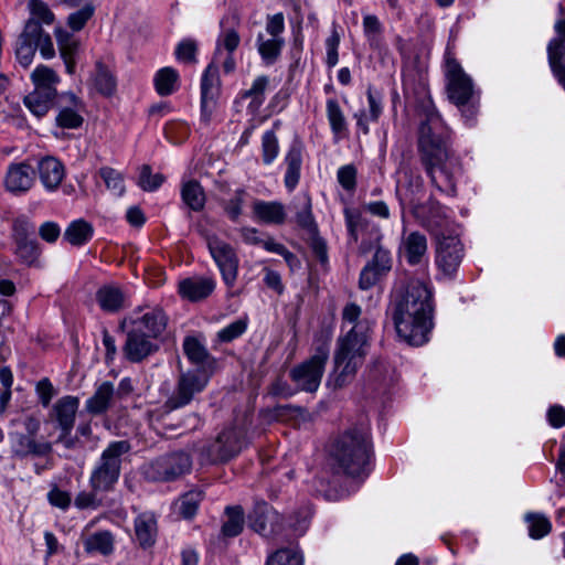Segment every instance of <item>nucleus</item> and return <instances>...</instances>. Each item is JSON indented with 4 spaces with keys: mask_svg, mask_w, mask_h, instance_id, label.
Returning <instances> with one entry per match:
<instances>
[{
    "mask_svg": "<svg viewBox=\"0 0 565 565\" xmlns=\"http://www.w3.org/2000/svg\"><path fill=\"white\" fill-rule=\"evenodd\" d=\"M418 149L431 184L441 193L456 195L461 166L448 150L445 125L433 105L426 107L425 119L419 126Z\"/></svg>",
    "mask_w": 565,
    "mask_h": 565,
    "instance_id": "1",
    "label": "nucleus"
},
{
    "mask_svg": "<svg viewBox=\"0 0 565 565\" xmlns=\"http://www.w3.org/2000/svg\"><path fill=\"white\" fill-rule=\"evenodd\" d=\"M391 316L397 335L415 347L425 344L433 329V294L422 280L411 279L394 289Z\"/></svg>",
    "mask_w": 565,
    "mask_h": 565,
    "instance_id": "2",
    "label": "nucleus"
},
{
    "mask_svg": "<svg viewBox=\"0 0 565 565\" xmlns=\"http://www.w3.org/2000/svg\"><path fill=\"white\" fill-rule=\"evenodd\" d=\"M399 173L396 196L402 209L408 206L417 222L428 231L434 232L436 237H438V234H445V230H450L451 222L444 206L433 200L426 203L418 202L424 192L423 179L406 168L402 169Z\"/></svg>",
    "mask_w": 565,
    "mask_h": 565,
    "instance_id": "3",
    "label": "nucleus"
},
{
    "mask_svg": "<svg viewBox=\"0 0 565 565\" xmlns=\"http://www.w3.org/2000/svg\"><path fill=\"white\" fill-rule=\"evenodd\" d=\"M331 456L348 476L365 478L371 456L369 428L362 425L345 431L333 445Z\"/></svg>",
    "mask_w": 565,
    "mask_h": 565,
    "instance_id": "4",
    "label": "nucleus"
},
{
    "mask_svg": "<svg viewBox=\"0 0 565 565\" xmlns=\"http://www.w3.org/2000/svg\"><path fill=\"white\" fill-rule=\"evenodd\" d=\"M369 348L370 338L345 334L339 337L328 384L333 388H340L351 383L358 370L363 365Z\"/></svg>",
    "mask_w": 565,
    "mask_h": 565,
    "instance_id": "5",
    "label": "nucleus"
},
{
    "mask_svg": "<svg viewBox=\"0 0 565 565\" xmlns=\"http://www.w3.org/2000/svg\"><path fill=\"white\" fill-rule=\"evenodd\" d=\"M445 77L448 98L461 109L467 122L471 124L477 115L478 92L470 76L452 56L449 46L445 54Z\"/></svg>",
    "mask_w": 565,
    "mask_h": 565,
    "instance_id": "6",
    "label": "nucleus"
},
{
    "mask_svg": "<svg viewBox=\"0 0 565 565\" xmlns=\"http://www.w3.org/2000/svg\"><path fill=\"white\" fill-rule=\"evenodd\" d=\"M130 450L131 446L127 440L109 443L92 469L90 488L95 491H113L120 477L122 458Z\"/></svg>",
    "mask_w": 565,
    "mask_h": 565,
    "instance_id": "7",
    "label": "nucleus"
},
{
    "mask_svg": "<svg viewBox=\"0 0 565 565\" xmlns=\"http://www.w3.org/2000/svg\"><path fill=\"white\" fill-rule=\"evenodd\" d=\"M329 359V347L321 343L316 348L313 355L290 371V377L301 391L313 393L321 383L324 366Z\"/></svg>",
    "mask_w": 565,
    "mask_h": 565,
    "instance_id": "8",
    "label": "nucleus"
},
{
    "mask_svg": "<svg viewBox=\"0 0 565 565\" xmlns=\"http://www.w3.org/2000/svg\"><path fill=\"white\" fill-rule=\"evenodd\" d=\"M191 467V456L180 450L153 459L145 466L143 473L152 481H170L189 472Z\"/></svg>",
    "mask_w": 565,
    "mask_h": 565,
    "instance_id": "9",
    "label": "nucleus"
},
{
    "mask_svg": "<svg viewBox=\"0 0 565 565\" xmlns=\"http://www.w3.org/2000/svg\"><path fill=\"white\" fill-rule=\"evenodd\" d=\"M207 382L209 377L204 371L190 370L182 372L173 393L164 403V408L171 412L190 404L194 396L205 388Z\"/></svg>",
    "mask_w": 565,
    "mask_h": 565,
    "instance_id": "10",
    "label": "nucleus"
},
{
    "mask_svg": "<svg viewBox=\"0 0 565 565\" xmlns=\"http://www.w3.org/2000/svg\"><path fill=\"white\" fill-rule=\"evenodd\" d=\"M34 230V224L25 216L17 217L12 225L14 255L20 263L28 266L38 265L41 254L38 242L31 237Z\"/></svg>",
    "mask_w": 565,
    "mask_h": 565,
    "instance_id": "11",
    "label": "nucleus"
},
{
    "mask_svg": "<svg viewBox=\"0 0 565 565\" xmlns=\"http://www.w3.org/2000/svg\"><path fill=\"white\" fill-rule=\"evenodd\" d=\"M206 243L210 254L221 271L224 284L228 288L234 287L238 275V257L234 248L216 236L207 237Z\"/></svg>",
    "mask_w": 565,
    "mask_h": 565,
    "instance_id": "12",
    "label": "nucleus"
},
{
    "mask_svg": "<svg viewBox=\"0 0 565 565\" xmlns=\"http://www.w3.org/2000/svg\"><path fill=\"white\" fill-rule=\"evenodd\" d=\"M244 443L242 434L235 428L223 430L203 451L207 462H225L241 452Z\"/></svg>",
    "mask_w": 565,
    "mask_h": 565,
    "instance_id": "13",
    "label": "nucleus"
},
{
    "mask_svg": "<svg viewBox=\"0 0 565 565\" xmlns=\"http://www.w3.org/2000/svg\"><path fill=\"white\" fill-rule=\"evenodd\" d=\"M436 264L446 276H452L463 257V247L457 235L438 234Z\"/></svg>",
    "mask_w": 565,
    "mask_h": 565,
    "instance_id": "14",
    "label": "nucleus"
},
{
    "mask_svg": "<svg viewBox=\"0 0 565 565\" xmlns=\"http://www.w3.org/2000/svg\"><path fill=\"white\" fill-rule=\"evenodd\" d=\"M56 108L55 122L58 127L63 129H77L83 125L85 105L74 93H61L56 100Z\"/></svg>",
    "mask_w": 565,
    "mask_h": 565,
    "instance_id": "15",
    "label": "nucleus"
},
{
    "mask_svg": "<svg viewBox=\"0 0 565 565\" xmlns=\"http://www.w3.org/2000/svg\"><path fill=\"white\" fill-rule=\"evenodd\" d=\"M126 323L156 340L166 329L167 317L161 309L148 308L145 311H134L124 320V324Z\"/></svg>",
    "mask_w": 565,
    "mask_h": 565,
    "instance_id": "16",
    "label": "nucleus"
},
{
    "mask_svg": "<svg viewBox=\"0 0 565 565\" xmlns=\"http://www.w3.org/2000/svg\"><path fill=\"white\" fill-rule=\"evenodd\" d=\"M218 86V70L214 64H210L203 72L201 78V119L205 124L210 122L216 108Z\"/></svg>",
    "mask_w": 565,
    "mask_h": 565,
    "instance_id": "17",
    "label": "nucleus"
},
{
    "mask_svg": "<svg viewBox=\"0 0 565 565\" xmlns=\"http://www.w3.org/2000/svg\"><path fill=\"white\" fill-rule=\"evenodd\" d=\"M158 349L159 345L154 339L140 332L139 329L129 328L122 347L124 355L128 361L139 363L157 352Z\"/></svg>",
    "mask_w": 565,
    "mask_h": 565,
    "instance_id": "18",
    "label": "nucleus"
},
{
    "mask_svg": "<svg viewBox=\"0 0 565 565\" xmlns=\"http://www.w3.org/2000/svg\"><path fill=\"white\" fill-rule=\"evenodd\" d=\"M78 406V397L71 395L63 396L52 406L49 418L51 422L56 424V427L60 430H72L75 424Z\"/></svg>",
    "mask_w": 565,
    "mask_h": 565,
    "instance_id": "19",
    "label": "nucleus"
},
{
    "mask_svg": "<svg viewBox=\"0 0 565 565\" xmlns=\"http://www.w3.org/2000/svg\"><path fill=\"white\" fill-rule=\"evenodd\" d=\"M34 183V169L26 162L9 166L4 184L8 191L20 194L29 191Z\"/></svg>",
    "mask_w": 565,
    "mask_h": 565,
    "instance_id": "20",
    "label": "nucleus"
},
{
    "mask_svg": "<svg viewBox=\"0 0 565 565\" xmlns=\"http://www.w3.org/2000/svg\"><path fill=\"white\" fill-rule=\"evenodd\" d=\"M216 282L212 277H189L180 280L179 295L189 301L195 302L209 297L215 289Z\"/></svg>",
    "mask_w": 565,
    "mask_h": 565,
    "instance_id": "21",
    "label": "nucleus"
},
{
    "mask_svg": "<svg viewBox=\"0 0 565 565\" xmlns=\"http://www.w3.org/2000/svg\"><path fill=\"white\" fill-rule=\"evenodd\" d=\"M36 168L40 181L47 191H55L65 177L63 163L51 156L40 159Z\"/></svg>",
    "mask_w": 565,
    "mask_h": 565,
    "instance_id": "22",
    "label": "nucleus"
},
{
    "mask_svg": "<svg viewBox=\"0 0 565 565\" xmlns=\"http://www.w3.org/2000/svg\"><path fill=\"white\" fill-rule=\"evenodd\" d=\"M30 78L33 84V90L51 96L56 100L58 99L57 85L61 78L53 68L46 65H39L32 71Z\"/></svg>",
    "mask_w": 565,
    "mask_h": 565,
    "instance_id": "23",
    "label": "nucleus"
},
{
    "mask_svg": "<svg viewBox=\"0 0 565 565\" xmlns=\"http://www.w3.org/2000/svg\"><path fill=\"white\" fill-rule=\"evenodd\" d=\"M342 322L351 324L345 335L371 338L372 322L362 317V309L354 302L347 303L342 310Z\"/></svg>",
    "mask_w": 565,
    "mask_h": 565,
    "instance_id": "24",
    "label": "nucleus"
},
{
    "mask_svg": "<svg viewBox=\"0 0 565 565\" xmlns=\"http://www.w3.org/2000/svg\"><path fill=\"white\" fill-rule=\"evenodd\" d=\"M254 217L265 224H284L287 217L285 205L278 201L256 200L253 203Z\"/></svg>",
    "mask_w": 565,
    "mask_h": 565,
    "instance_id": "25",
    "label": "nucleus"
},
{
    "mask_svg": "<svg viewBox=\"0 0 565 565\" xmlns=\"http://www.w3.org/2000/svg\"><path fill=\"white\" fill-rule=\"evenodd\" d=\"M369 110H360L354 115L358 128L364 134L370 132L369 122L377 121L383 110V96L373 87H367L366 90Z\"/></svg>",
    "mask_w": 565,
    "mask_h": 565,
    "instance_id": "26",
    "label": "nucleus"
},
{
    "mask_svg": "<svg viewBox=\"0 0 565 565\" xmlns=\"http://www.w3.org/2000/svg\"><path fill=\"white\" fill-rule=\"evenodd\" d=\"M115 386L111 382L105 381L100 383L92 397L85 403V408L93 415L105 413L115 402Z\"/></svg>",
    "mask_w": 565,
    "mask_h": 565,
    "instance_id": "27",
    "label": "nucleus"
},
{
    "mask_svg": "<svg viewBox=\"0 0 565 565\" xmlns=\"http://www.w3.org/2000/svg\"><path fill=\"white\" fill-rule=\"evenodd\" d=\"M402 247L407 262L417 265L427 253V238L418 231L411 232L404 236Z\"/></svg>",
    "mask_w": 565,
    "mask_h": 565,
    "instance_id": "28",
    "label": "nucleus"
},
{
    "mask_svg": "<svg viewBox=\"0 0 565 565\" xmlns=\"http://www.w3.org/2000/svg\"><path fill=\"white\" fill-rule=\"evenodd\" d=\"M547 51L552 71L565 89V38L553 39Z\"/></svg>",
    "mask_w": 565,
    "mask_h": 565,
    "instance_id": "29",
    "label": "nucleus"
},
{
    "mask_svg": "<svg viewBox=\"0 0 565 565\" xmlns=\"http://www.w3.org/2000/svg\"><path fill=\"white\" fill-rule=\"evenodd\" d=\"M125 294L114 285L100 287L96 292V300L99 307L107 312H116L125 305Z\"/></svg>",
    "mask_w": 565,
    "mask_h": 565,
    "instance_id": "30",
    "label": "nucleus"
},
{
    "mask_svg": "<svg viewBox=\"0 0 565 565\" xmlns=\"http://www.w3.org/2000/svg\"><path fill=\"white\" fill-rule=\"evenodd\" d=\"M285 162L287 170L285 173V185L289 191H292L300 179V170L302 163L301 148L299 145H291L286 157Z\"/></svg>",
    "mask_w": 565,
    "mask_h": 565,
    "instance_id": "31",
    "label": "nucleus"
},
{
    "mask_svg": "<svg viewBox=\"0 0 565 565\" xmlns=\"http://www.w3.org/2000/svg\"><path fill=\"white\" fill-rule=\"evenodd\" d=\"M181 199L183 203L194 212L202 211L206 202L205 192L200 182L196 180H188L182 182Z\"/></svg>",
    "mask_w": 565,
    "mask_h": 565,
    "instance_id": "32",
    "label": "nucleus"
},
{
    "mask_svg": "<svg viewBox=\"0 0 565 565\" xmlns=\"http://www.w3.org/2000/svg\"><path fill=\"white\" fill-rule=\"evenodd\" d=\"M83 545L88 554L109 555L114 551V537L108 531H99L86 536Z\"/></svg>",
    "mask_w": 565,
    "mask_h": 565,
    "instance_id": "33",
    "label": "nucleus"
},
{
    "mask_svg": "<svg viewBox=\"0 0 565 565\" xmlns=\"http://www.w3.org/2000/svg\"><path fill=\"white\" fill-rule=\"evenodd\" d=\"M296 222L306 230L309 234H316L318 231L317 223L312 214L311 199L308 194H302L297 198L296 204Z\"/></svg>",
    "mask_w": 565,
    "mask_h": 565,
    "instance_id": "34",
    "label": "nucleus"
},
{
    "mask_svg": "<svg viewBox=\"0 0 565 565\" xmlns=\"http://www.w3.org/2000/svg\"><path fill=\"white\" fill-rule=\"evenodd\" d=\"M179 73L173 67L160 68L153 78L154 87L160 96H169L179 88Z\"/></svg>",
    "mask_w": 565,
    "mask_h": 565,
    "instance_id": "35",
    "label": "nucleus"
},
{
    "mask_svg": "<svg viewBox=\"0 0 565 565\" xmlns=\"http://www.w3.org/2000/svg\"><path fill=\"white\" fill-rule=\"evenodd\" d=\"M32 435H17L14 439V451L20 456L36 455L42 456L51 451L50 443H36Z\"/></svg>",
    "mask_w": 565,
    "mask_h": 565,
    "instance_id": "36",
    "label": "nucleus"
},
{
    "mask_svg": "<svg viewBox=\"0 0 565 565\" xmlns=\"http://www.w3.org/2000/svg\"><path fill=\"white\" fill-rule=\"evenodd\" d=\"M30 11L31 18L28 21L24 32L22 35H36L34 32L30 31L31 28L36 26L38 24H46L51 25L54 22V14L47 8L45 3L39 0H32L30 2Z\"/></svg>",
    "mask_w": 565,
    "mask_h": 565,
    "instance_id": "37",
    "label": "nucleus"
},
{
    "mask_svg": "<svg viewBox=\"0 0 565 565\" xmlns=\"http://www.w3.org/2000/svg\"><path fill=\"white\" fill-rule=\"evenodd\" d=\"M279 515L273 511L267 503L262 502L256 505L253 514L249 516L250 526L262 535H268L271 531H267V523L273 524L278 520Z\"/></svg>",
    "mask_w": 565,
    "mask_h": 565,
    "instance_id": "38",
    "label": "nucleus"
},
{
    "mask_svg": "<svg viewBox=\"0 0 565 565\" xmlns=\"http://www.w3.org/2000/svg\"><path fill=\"white\" fill-rule=\"evenodd\" d=\"M55 98L32 90L23 98V104L28 110L36 118L44 117L52 108Z\"/></svg>",
    "mask_w": 565,
    "mask_h": 565,
    "instance_id": "39",
    "label": "nucleus"
},
{
    "mask_svg": "<svg viewBox=\"0 0 565 565\" xmlns=\"http://www.w3.org/2000/svg\"><path fill=\"white\" fill-rule=\"evenodd\" d=\"M326 114L333 135L342 137L348 130L345 116L340 104L334 98H329L326 103Z\"/></svg>",
    "mask_w": 565,
    "mask_h": 565,
    "instance_id": "40",
    "label": "nucleus"
},
{
    "mask_svg": "<svg viewBox=\"0 0 565 565\" xmlns=\"http://www.w3.org/2000/svg\"><path fill=\"white\" fill-rule=\"evenodd\" d=\"M93 236V227L84 220L73 221L64 232V238L72 245L79 246Z\"/></svg>",
    "mask_w": 565,
    "mask_h": 565,
    "instance_id": "41",
    "label": "nucleus"
},
{
    "mask_svg": "<svg viewBox=\"0 0 565 565\" xmlns=\"http://www.w3.org/2000/svg\"><path fill=\"white\" fill-rule=\"evenodd\" d=\"M93 85L98 93L105 96H110L116 90V78L102 62L96 63V71L93 76Z\"/></svg>",
    "mask_w": 565,
    "mask_h": 565,
    "instance_id": "42",
    "label": "nucleus"
},
{
    "mask_svg": "<svg viewBox=\"0 0 565 565\" xmlns=\"http://www.w3.org/2000/svg\"><path fill=\"white\" fill-rule=\"evenodd\" d=\"M269 85V77L266 75L257 76L252 86L243 93L244 98H250L248 108L255 113L265 102V93Z\"/></svg>",
    "mask_w": 565,
    "mask_h": 565,
    "instance_id": "43",
    "label": "nucleus"
},
{
    "mask_svg": "<svg viewBox=\"0 0 565 565\" xmlns=\"http://www.w3.org/2000/svg\"><path fill=\"white\" fill-rule=\"evenodd\" d=\"M135 531L140 545L149 546L154 542L156 520L148 514H141L135 520Z\"/></svg>",
    "mask_w": 565,
    "mask_h": 565,
    "instance_id": "44",
    "label": "nucleus"
},
{
    "mask_svg": "<svg viewBox=\"0 0 565 565\" xmlns=\"http://www.w3.org/2000/svg\"><path fill=\"white\" fill-rule=\"evenodd\" d=\"M57 46L60 55L65 63L67 73L73 74L75 68V57L79 52V41L77 38H57Z\"/></svg>",
    "mask_w": 565,
    "mask_h": 565,
    "instance_id": "45",
    "label": "nucleus"
},
{
    "mask_svg": "<svg viewBox=\"0 0 565 565\" xmlns=\"http://www.w3.org/2000/svg\"><path fill=\"white\" fill-rule=\"evenodd\" d=\"M183 351L189 361L196 365H204L211 358L204 344L194 337L184 339Z\"/></svg>",
    "mask_w": 565,
    "mask_h": 565,
    "instance_id": "46",
    "label": "nucleus"
},
{
    "mask_svg": "<svg viewBox=\"0 0 565 565\" xmlns=\"http://www.w3.org/2000/svg\"><path fill=\"white\" fill-rule=\"evenodd\" d=\"M227 520L222 525V533L224 536L233 537L238 535L244 525V513L241 507L226 508Z\"/></svg>",
    "mask_w": 565,
    "mask_h": 565,
    "instance_id": "47",
    "label": "nucleus"
},
{
    "mask_svg": "<svg viewBox=\"0 0 565 565\" xmlns=\"http://www.w3.org/2000/svg\"><path fill=\"white\" fill-rule=\"evenodd\" d=\"M344 217L350 237L358 242L360 233L369 226L370 221L355 209H345Z\"/></svg>",
    "mask_w": 565,
    "mask_h": 565,
    "instance_id": "48",
    "label": "nucleus"
},
{
    "mask_svg": "<svg viewBox=\"0 0 565 565\" xmlns=\"http://www.w3.org/2000/svg\"><path fill=\"white\" fill-rule=\"evenodd\" d=\"M284 42L280 38H259L258 52L263 61L269 65L273 64L281 52Z\"/></svg>",
    "mask_w": 565,
    "mask_h": 565,
    "instance_id": "49",
    "label": "nucleus"
},
{
    "mask_svg": "<svg viewBox=\"0 0 565 565\" xmlns=\"http://www.w3.org/2000/svg\"><path fill=\"white\" fill-rule=\"evenodd\" d=\"M201 501V491L192 490L186 492L177 502L179 513L185 519H191L195 515Z\"/></svg>",
    "mask_w": 565,
    "mask_h": 565,
    "instance_id": "50",
    "label": "nucleus"
},
{
    "mask_svg": "<svg viewBox=\"0 0 565 565\" xmlns=\"http://www.w3.org/2000/svg\"><path fill=\"white\" fill-rule=\"evenodd\" d=\"M529 527V534L532 539L539 540L547 535L552 529L550 520L537 513H531L525 516Z\"/></svg>",
    "mask_w": 565,
    "mask_h": 565,
    "instance_id": "51",
    "label": "nucleus"
},
{
    "mask_svg": "<svg viewBox=\"0 0 565 565\" xmlns=\"http://www.w3.org/2000/svg\"><path fill=\"white\" fill-rule=\"evenodd\" d=\"M279 153V142L274 130H267L262 137V159L264 164H271Z\"/></svg>",
    "mask_w": 565,
    "mask_h": 565,
    "instance_id": "52",
    "label": "nucleus"
},
{
    "mask_svg": "<svg viewBox=\"0 0 565 565\" xmlns=\"http://www.w3.org/2000/svg\"><path fill=\"white\" fill-rule=\"evenodd\" d=\"M267 565H302V556L296 548H280L268 557Z\"/></svg>",
    "mask_w": 565,
    "mask_h": 565,
    "instance_id": "53",
    "label": "nucleus"
},
{
    "mask_svg": "<svg viewBox=\"0 0 565 565\" xmlns=\"http://www.w3.org/2000/svg\"><path fill=\"white\" fill-rule=\"evenodd\" d=\"M99 174L106 183V186L113 191L117 196H120L125 192L124 177L122 174L109 167H104L99 170Z\"/></svg>",
    "mask_w": 565,
    "mask_h": 565,
    "instance_id": "54",
    "label": "nucleus"
},
{
    "mask_svg": "<svg viewBox=\"0 0 565 565\" xmlns=\"http://www.w3.org/2000/svg\"><path fill=\"white\" fill-rule=\"evenodd\" d=\"M248 319L247 318H239L233 322H231L228 326L221 329L216 337L220 342H231L237 338H239L242 334L245 333L247 330Z\"/></svg>",
    "mask_w": 565,
    "mask_h": 565,
    "instance_id": "55",
    "label": "nucleus"
},
{
    "mask_svg": "<svg viewBox=\"0 0 565 565\" xmlns=\"http://www.w3.org/2000/svg\"><path fill=\"white\" fill-rule=\"evenodd\" d=\"M35 52L36 44L34 43V38H21V41L15 49V55L23 67H29L31 65Z\"/></svg>",
    "mask_w": 565,
    "mask_h": 565,
    "instance_id": "56",
    "label": "nucleus"
},
{
    "mask_svg": "<svg viewBox=\"0 0 565 565\" xmlns=\"http://www.w3.org/2000/svg\"><path fill=\"white\" fill-rule=\"evenodd\" d=\"M164 178L160 173L152 174L149 166H142L139 174L138 184L145 191H154L163 182Z\"/></svg>",
    "mask_w": 565,
    "mask_h": 565,
    "instance_id": "57",
    "label": "nucleus"
},
{
    "mask_svg": "<svg viewBox=\"0 0 565 565\" xmlns=\"http://www.w3.org/2000/svg\"><path fill=\"white\" fill-rule=\"evenodd\" d=\"M198 45L193 40H183L175 47V57L181 63L196 62Z\"/></svg>",
    "mask_w": 565,
    "mask_h": 565,
    "instance_id": "58",
    "label": "nucleus"
},
{
    "mask_svg": "<svg viewBox=\"0 0 565 565\" xmlns=\"http://www.w3.org/2000/svg\"><path fill=\"white\" fill-rule=\"evenodd\" d=\"M245 191L238 189L234 192L232 198L225 203L224 210L232 221H236L241 216L243 212V205L245 203Z\"/></svg>",
    "mask_w": 565,
    "mask_h": 565,
    "instance_id": "59",
    "label": "nucleus"
},
{
    "mask_svg": "<svg viewBox=\"0 0 565 565\" xmlns=\"http://www.w3.org/2000/svg\"><path fill=\"white\" fill-rule=\"evenodd\" d=\"M367 264L372 266L374 269H376L377 273L386 275L392 268L391 254L387 249H384L383 247H377L372 260L369 262Z\"/></svg>",
    "mask_w": 565,
    "mask_h": 565,
    "instance_id": "60",
    "label": "nucleus"
},
{
    "mask_svg": "<svg viewBox=\"0 0 565 565\" xmlns=\"http://www.w3.org/2000/svg\"><path fill=\"white\" fill-rule=\"evenodd\" d=\"M337 179L340 185L347 191H353L356 186V169L353 164L339 168Z\"/></svg>",
    "mask_w": 565,
    "mask_h": 565,
    "instance_id": "61",
    "label": "nucleus"
},
{
    "mask_svg": "<svg viewBox=\"0 0 565 565\" xmlns=\"http://www.w3.org/2000/svg\"><path fill=\"white\" fill-rule=\"evenodd\" d=\"M94 13L92 6H86L81 10L70 14L67 23L73 32H78L83 29L85 23L90 19Z\"/></svg>",
    "mask_w": 565,
    "mask_h": 565,
    "instance_id": "62",
    "label": "nucleus"
},
{
    "mask_svg": "<svg viewBox=\"0 0 565 565\" xmlns=\"http://www.w3.org/2000/svg\"><path fill=\"white\" fill-rule=\"evenodd\" d=\"M102 491H82L75 498L74 504L78 509H97L102 504V500L98 498V493Z\"/></svg>",
    "mask_w": 565,
    "mask_h": 565,
    "instance_id": "63",
    "label": "nucleus"
},
{
    "mask_svg": "<svg viewBox=\"0 0 565 565\" xmlns=\"http://www.w3.org/2000/svg\"><path fill=\"white\" fill-rule=\"evenodd\" d=\"M381 273H377L372 266L366 264L360 274L359 286L361 289H370L373 287L382 277Z\"/></svg>",
    "mask_w": 565,
    "mask_h": 565,
    "instance_id": "64",
    "label": "nucleus"
}]
</instances>
